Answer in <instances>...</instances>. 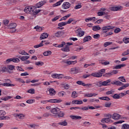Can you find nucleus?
<instances>
[{"label": "nucleus", "mask_w": 129, "mask_h": 129, "mask_svg": "<svg viewBox=\"0 0 129 129\" xmlns=\"http://www.w3.org/2000/svg\"><path fill=\"white\" fill-rule=\"evenodd\" d=\"M46 1H41L36 4V8H41V7L44 6L46 4Z\"/></svg>", "instance_id": "obj_15"}, {"label": "nucleus", "mask_w": 129, "mask_h": 129, "mask_svg": "<svg viewBox=\"0 0 129 129\" xmlns=\"http://www.w3.org/2000/svg\"><path fill=\"white\" fill-rule=\"evenodd\" d=\"M59 18H61L60 16L55 17L54 18L52 19V22H56V21H57V20H58Z\"/></svg>", "instance_id": "obj_53"}, {"label": "nucleus", "mask_w": 129, "mask_h": 129, "mask_svg": "<svg viewBox=\"0 0 129 129\" xmlns=\"http://www.w3.org/2000/svg\"><path fill=\"white\" fill-rule=\"evenodd\" d=\"M99 99H101V100H107V101H108V100H110V99L108 97H99Z\"/></svg>", "instance_id": "obj_38"}, {"label": "nucleus", "mask_w": 129, "mask_h": 129, "mask_svg": "<svg viewBox=\"0 0 129 129\" xmlns=\"http://www.w3.org/2000/svg\"><path fill=\"white\" fill-rule=\"evenodd\" d=\"M51 77L52 78H54L56 79H60V78H63V75L62 74H52L51 75Z\"/></svg>", "instance_id": "obj_11"}, {"label": "nucleus", "mask_w": 129, "mask_h": 129, "mask_svg": "<svg viewBox=\"0 0 129 129\" xmlns=\"http://www.w3.org/2000/svg\"><path fill=\"white\" fill-rule=\"evenodd\" d=\"M47 102L56 103V102H61V101L60 100H57V99H50L49 100H47Z\"/></svg>", "instance_id": "obj_23"}, {"label": "nucleus", "mask_w": 129, "mask_h": 129, "mask_svg": "<svg viewBox=\"0 0 129 129\" xmlns=\"http://www.w3.org/2000/svg\"><path fill=\"white\" fill-rule=\"evenodd\" d=\"M63 2H64L63 0H60V1H58V2L56 3L55 4H53L52 7H53L54 8H55V7H58V6H60L61 5V4H62V3H63Z\"/></svg>", "instance_id": "obj_26"}, {"label": "nucleus", "mask_w": 129, "mask_h": 129, "mask_svg": "<svg viewBox=\"0 0 129 129\" xmlns=\"http://www.w3.org/2000/svg\"><path fill=\"white\" fill-rule=\"evenodd\" d=\"M17 81H19V82H21V83H25V81L23 80V79L21 78H16Z\"/></svg>", "instance_id": "obj_62"}, {"label": "nucleus", "mask_w": 129, "mask_h": 129, "mask_svg": "<svg viewBox=\"0 0 129 129\" xmlns=\"http://www.w3.org/2000/svg\"><path fill=\"white\" fill-rule=\"evenodd\" d=\"M51 112L53 114H55L56 116H58V117H63V116H64V113L61 112V111H60V109L57 107L52 109L51 110Z\"/></svg>", "instance_id": "obj_2"}, {"label": "nucleus", "mask_w": 129, "mask_h": 129, "mask_svg": "<svg viewBox=\"0 0 129 129\" xmlns=\"http://www.w3.org/2000/svg\"><path fill=\"white\" fill-rule=\"evenodd\" d=\"M129 125L127 124H124L122 125V129H128Z\"/></svg>", "instance_id": "obj_48"}, {"label": "nucleus", "mask_w": 129, "mask_h": 129, "mask_svg": "<svg viewBox=\"0 0 129 129\" xmlns=\"http://www.w3.org/2000/svg\"><path fill=\"white\" fill-rule=\"evenodd\" d=\"M17 27V24L16 23H11L9 25L8 28L10 30H12L11 31L12 33H14V32H16L17 30H16V27Z\"/></svg>", "instance_id": "obj_6"}, {"label": "nucleus", "mask_w": 129, "mask_h": 129, "mask_svg": "<svg viewBox=\"0 0 129 129\" xmlns=\"http://www.w3.org/2000/svg\"><path fill=\"white\" fill-rule=\"evenodd\" d=\"M51 54H52V52L49 50L43 52L44 56H49V55H51Z\"/></svg>", "instance_id": "obj_40"}, {"label": "nucleus", "mask_w": 129, "mask_h": 129, "mask_svg": "<svg viewBox=\"0 0 129 129\" xmlns=\"http://www.w3.org/2000/svg\"><path fill=\"white\" fill-rule=\"evenodd\" d=\"M101 29V28L100 27H99V26H95L93 27L92 30L93 31H99V30H100Z\"/></svg>", "instance_id": "obj_31"}, {"label": "nucleus", "mask_w": 129, "mask_h": 129, "mask_svg": "<svg viewBox=\"0 0 129 129\" xmlns=\"http://www.w3.org/2000/svg\"><path fill=\"white\" fill-rule=\"evenodd\" d=\"M65 92L61 91L59 92H58V96H59V97H63V96H64V95H65Z\"/></svg>", "instance_id": "obj_35"}, {"label": "nucleus", "mask_w": 129, "mask_h": 129, "mask_svg": "<svg viewBox=\"0 0 129 129\" xmlns=\"http://www.w3.org/2000/svg\"><path fill=\"white\" fill-rule=\"evenodd\" d=\"M121 116L120 115H119V114L114 113V114H113L112 117L113 119H115L116 120H118V119H119L120 118Z\"/></svg>", "instance_id": "obj_12"}, {"label": "nucleus", "mask_w": 129, "mask_h": 129, "mask_svg": "<svg viewBox=\"0 0 129 129\" xmlns=\"http://www.w3.org/2000/svg\"><path fill=\"white\" fill-rule=\"evenodd\" d=\"M12 98L11 96H7L5 97L4 98H1L2 100H4V101H7V100H9V99H11Z\"/></svg>", "instance_id": "obj_37"}, {"label": "nucleus", "mask_w": 129, "mask_h": 129, "mask_svg": "<svg viewBox=\"0 0 129 129\" xmlns=\"http://www.w3.org/2000/svg\"><path fill=\"white\" fill-rule=\"evenodd\" d=\"M103 76L104 77H110L111 76H112V74H111V72H110V73H106Z\"/></svg>", "instance_id": "obj_44"}, {"label": "nucleus", "mask_w": 129, "mask_h": 129, "mask_svg": "<svg viewBox=\"0 0 129 129\" xmlns=\"http://www.w3.org/2000/svg\"><path fill=\"white\" fill-rule=\"evenodd\" d=\"M71 14H68L67 16H65L64 17L61 18L60 20V22H61V21H63V20L64 21H66V19H68V18H69V17H71Z\"/></svg>", "instance_id": "obj_32"}, {"label": "nucleus", "mask_w": 129, "mask_h": 129, "mask_svg": "<svg viewBox=\"0 0 129 129\" xmlns=\"http://www.w3.org/2000/svg\"><path fill=\"white\" fill-rule=\"evenodd\" d=\"M9 23H10V21H9L8 19L3 20V24L5 25V26H7V25H9Z\"/></svg>", "instance_id": "obj_47"}, {"label": "nucleus", "mask_w": 129, "mask_h": 129, "mask_svg": "<svg viewBox=\"0 0 129 129\" xmlns=\"http://www.w3.org/2000/svg\"><path fill=\"white\" fill-rule=\"evenodd\" d=\"M43 43H44L45 45H49V44H50V42L46 40H43L40 42V44L34 46V48H40V47H43V46H44Z\"/></svg>", "instance_id": "obj_5"}, {"label": "nucleus", "mask_w": 129, "mask_h": 129, "mask_svg": "<svg viewBox=\"0 0 129 129\" xmlns=\"http://www.w3.org/2000/svg\"><path fill=\"white\" fill-rule=\"evenodd\" d=\"M114 27L111 26H105L102 28L101 30L103 32V34H105L104 37H108V36H111L113 33L112 31L108 32L109 30H112Z\"/></svg>", "instance_id": "obj_1"}, {"label": "nucleus", "mask_w": 129, "mask_h": 129, "mask_svg": "<svg viewBox=\"0 0 129 129\" xmlns=\"http://www.w3.org/2000/svg\"><path fill=\"white\" fill-rule=\"evenodd\" d=\"M112 44V42H106L104 44V47H107V46H109V45H111Z\"/></svg>", "instance_id": "obj_51"}, {"label": "nucleus", "mask_w": 129, "mask_h": 129, "mask_svg": "<svg viewBox=\"0 0 129 129\" xmlns=\"http://www.w3.org/2000/svg\"><path fill=\"white\" fill-rule=\"evenodd\" d=\"M70 117H71L72 119H81V118H82V117L80 116L73 115H70Z\"/></svg>", "instance_id": "obj_21"}, {"label": "nucleus", "mask_w": 129, "mask_h": 129, "mask_svg": "<svg viewBox=\"0 0 129 129\" xmlns=\"http://www.w3.org/2000/svg\"><path fill=\"white\" fill-rule=\"evenodd\" d=\"M33 11V7L31 6L26 7L24 9V12L26 14H31V12Z\"/></svg>", "instance_id": "obj_8"}, {"label": "nucleus", "mask_w": 129, "mask_h": 129, "mask_svg": "<svg viewBox=\"0 0 129 129\" xmlns=\"http://www.w3.org/2000/svg\"><path fill=\"white\" fill-rule=\"evenodd\" d=\"M27 103H34L35 102V99H29L26 101Z\"/></svg>", "instance_id": "obj_56"}, {"label": "nucleus", "mask_w": 129, "mask_h": 129, "mask_svg": "<svg viewBox=\"0 0 129 129\" xmlns=\"http://www.w3.org/2000/svg\"><path fill=\"white\" fill-rule=\"evenodd\" d=\"M66 43L64 41H62L61 43V44H54L53 46H55V47H57L58 48H62V47H64L66 45Z\"/></svg>", "instance_id": "obj_18"}, {"label": "nucleus", "mask_w": 129, "mask_h": 129, "mask_svg": "<svg viewBox=\"0 0 129 129\" xmlns=\"http://www.w3.org/2000/svg\"><path fill=\"white\" fill-rule=\"evenodd\" d=\"M58 124L59 125H63V126H66L68 124V123L66 121V120H64L61 122H59Z\"/></svg>", "instance_id": "obj_28"}, {"label": "nucleus", "mask_w": 129, "mask_h": 129, "mask_svg": "<svg viewBox=\"0 0 129 129\" xmlns=\"http://www.w3.org/2000/svg\"><path fill=\"white\" fill-rule=\"evenodd\" d=\"M71 72L73 74H75V73H77V72H78V70L76 68H72L71 69Z\"/></svg>", "instance_id": "obj_29"}, {"label": "nucleus", "mask_w": 129, "mask_h": 129, "mask_svg": "<svg viewBox=\"0 0 129 129\" xmlns=\"http://www.w3.org/2000/svg\"><path fill=\"white\" fill-rule=\"evenodd\" d=\"M49 92L50 95H51V96H53V95H55L56 94V91L53 88L49 89Z\"/></svg>", "instance_id": "obj_22"}, {"label": "nucleus", "mask_w": 129, "mask_h": 129, "mask_svg": "<svg viewBox=\"0 0 129 129\" xmlns=\"http://www.w3.org/2000/svg\"><path fill=\"white\" fill-rule=\"evenodd\" d=\"M19 58L22 61H26V60H28V59H29V58H30V56H27V55H24V56H21Z\"/></svg>", "instance_id": "obj_25"}, {"label": "nucleus", "mask_w": 129, "mask_h": 129, "mask_svg": "<svg viewBox=\"0 0 129 129\" xmlns=\"http://www.w3.org/2000/svg\"><path fill=\"white\" fill-rule=\"evenodd\" d=\"M67 25V23L66 22H61L59 23L58 24V27H63V26H66Z\"/></svg>", "instance_id": "obj_54"}, {"label": "nucleus", "mask_w": 129, "mask_h": 129, "mask_svg": "<svg viewBox=\"0 0 129 129\" xmlns=\"http://www.w3.org/2000/svg\"><path fill=\"white\" fill-rule=\"evenodd\" d=\"M110 82H111V80L109 79L103 82L100 81L96 83V85L97 86H99V87H101V86H107V85H110Z\"/></svg>", "instance_id": "obj_3"}, {"label": "nucleus", "mask_w": 129, "mask_h": 129, "mask_svg": "<svg viewBox=\"0 0 129 129\" xmlns=\"http://www.w3.org/2000/svg\"><path fill=\"white\" fill-rule=\"evenodd\" d=\"M6 114H7V113L6 112V111H5V110H0V117L1 116H5V115H6Z\"/></svg>", "instance_id": "obj_42"}, {"label": "nucleus", "mask_w": 129, "mask_h": 129, "mask_svg": "<svg viewBox=\"0 0 129 129\" xmlns=\"http://www.w3.org/2000/svg\"><path fill=\"white\" fill-rule=\"evenodd\" d=\"M2 107H4V108H7V107H10V106H11V105L9 104H6L2 103Z\"/></svg>", "instance_id": "obj_55"}, {"label": "nucleus", "mask_w": 129, "mask_h": 129, "mask_svg": "<svg viewBox=\"0 0 129 129\" xmlns=\"http://www.w3.org/2000/svg\"><path fill=\"white\" fill-rule=\"evenodd\" d=\"M74 20L73 18H70L68 21L66 22L67 25V24H71L72 23V22H73Z\"/></svg>", "instance_id": "obj_59"}, {"label": "nucleus", "mask_w": 129, "mask_h": 129, "mask_svg": "<svg viewBox=\"0 0 129 129\" xmlns=\"http://www.w3.org/2000/svg\"><path fill=\"white\" fill-rule=\"evenodd\" d=\"M49 116H52V114H50L48 112H46L43 114V117H49Z\"/></svg>", "instance_id": "obj_34"}, {"label": "nucleus", "mask_w": 129, "mask_h": 129, "mask_svg": "<svg viewBox=\"0 0 129 129\" xmlns=\"http://www.w3.org/2000/svg\"><path fill=\"white\" fill-rule=\"evenodd\" d=\"M96 95H98V94L95 93H88V94H85L84 95V97H92V96H96Z\"/></svg>", "instance_id": "obj_17"}, {"label": "nucleus", "mask_w": 129, "mask_h": 129, "mask_svg": "<svg viewBox=\"0 0 129 129\" xmlns=\"http://www.w3.org/2000/svg\"><path fill=\"white\" fill-rule=\"evenodd\" d=\"M129 54V50L127 49L125 51H124L123 53H122V56H125L126 55H128Z\"/></svg>", "instance_id": "obj_57"}, {"label": "nucleus", "mask_w": 129, "mask_h": 129, "mask_svg": "<svg viewBox=\"0 0 129 129\" xmlns=\"http://www.w3.org/2000/svg\"><path fill=\"white\" fill-rule=\"evenodd\" d=\"M71 45H73V44L70 42L67 43V44L65 45V46L63 48L60 49L61 51H62L63 52H69L70 49L69 46H71Z\"/></svg>", "instance_id": "obj_4"}, {"label": "nucleus", "mask_w": 129, "mask_h": 129, "mask_svg": "<svg viewBox=\"0 0 129 129\" xmlns=\"http://www.w3.org/2000/svg\"><path fill=\"white\" fill-rule=\"evenodd\" d=\"M76 83L77 84H78V85H82L83 86H84V85H85V83L81 81H78L76 82Z\"/></svg>", "instance_id": "obj_43"}, {"label": "nucleus", "mask_w": 129, "mask_h": 129, "mask_svg": "<svg viewBox=\"0 0 129 129\" xmlns=\"http://www.w3.org/2000/svg\"><path fill=\"white\" fill-rule=\"evenodd\" d=\"M93 38L94 39H99V38H100V35H99V34L94 35Z\"/></svg>", "instance_id": "obj_61"}, {"label": "nucleus", "mask_w": 129, "mask_h": 129, "mask_svg": "<svg viewBox=\"0 0 129 129\" xmlns=\"http://www.w3.org/2000/svg\"><path fill=\"white\" fill-rule=\"evenodd\" d=\"M49 34L47 33H43L41 34V35L40 37V40H43V39H47V38L48 37Z\"/></svg>", "instance_id": "obj_16"}, {"label": "nucleus", "mask_w": 129, "mask_h": 129, "mask_svg": "<svg viewBox=\"0 0 129 129\" xmlns=\"http://www.w3.org/2000/svg\"><path fill=\"white\" fill-rule=\"evenodd\" d=\"M34 29H35L37 32H41V31L43 30V28H42V27H41L40 26H37L35 27Z\"/></svg>", "instance_id": "obj_39"}, {"label": "nucleus", "mask_w": 129, "mask_h": 129, "mask_svg": "<svg viewBox=\"0 0 129 129\" xmlns=\"http://www.w3.org/2000/svg\"><path fill=\"white\" fill-rule=\"evenodd\" d=\"M65 34V31L62 30L61 31H58L55 33V37H57V38H59V37H61L63 36Z\"/></svg>", "instance_id": "obj_13"}, {"label": "nucleus", "mask_w": 129, "mask_h": 129, "mask_svg": "<svg viewBox=\"0 0 129 129\" xmlns=\"http://www.w3.org/2000/svg\"><path fill=\"white\" fill-rule=\"evenodd\" d=\"M2 85H3V86H15V85L10 83H3L2 84Z\"/></svg>", "instance_id": "obj_46"}, {"label": "nucleus", "mask_w": 129, "mask_h": 129, "mask_svg": "<svg viewBox=\"0 0 129 129\" xmlns=\"http://www.w3.org/2000/svg\"><path fill=\"white\" fill-rule=\"evenodd\" d=\"M123 42H124L125 44H127V43H129V38H123Z\"/></svg>", "instance_id": "obj_58"}, {"label": "nucleus", "mask_w": 129, "mask_h": 129, "mask_svg": "<svg viewBox=\"0 0 129 129\" xmlns=\"http://www.w3.org/2000/svg\"><path fill=\"white\" fill-rule=\"evenodd\" d=\"M72 97H73V98H76V97H78L77 93L75 91L73 92L72 94Z\"/></svg>", "instance_id": "obj_41"}, {"label": "nucleus", "mask_w": 129, "mask_h": 129, "mask_svg": "<svg viewBox=\"0 0 129 129\" xmlns=\"http://www.w3.org/2000/svg\"><path fill=\"white\" fill-rule=\"evenodd\" d=\"M101 64L102 65H105V66H106V65H109V64H110V63L109 62V61L106 60L105 61H101L100 62Z\"/></svg>", "instance_id": "obj_45"}, {"label": "nucleus", "mask_w": 129, "mask_h": 129, "mask_svg": "<svg viewBox=\"0 0 129 129\" xmlns=\"http://www.w3.org/2000/svg\"><path fill=\"white\" fill-rule=\"evenodd\" d=\"M8 68L6 66L0 68V73H4V72H8Z\"/></svg>", "instance_id": "obj_20"}, {"label": "nucleus", "mask_w": 129, "mask_h": 129, "mask_svg": "<svg viewBox=\"0 0 129 129\" xmlns=\"http://www.w3.org/2000/svg\"><path fill=\"white\" fill-rule=\"evenodd\" d=\"M37 8H38L35 6L32 7V13H33V15H34L35 16H36V15H38V14H39V13L41 12V10H37Z\"/></svg>", "instance_id": "obj_9"}, {"label": "nucleus", "mask_w": 129, "mask_h": 129, "mask_svg": "<svg viewBox=\"0 0 129 129\" xmlns=\"http://www.w3.org/2000/svg\"><path fill=\"white\" fill-rule=\"evenodd\" d=\"M84 34H85V32L84 31H81L78 33V35L79 37H82L84 36Z\"/></svg>", "instance_id": "obj_63"}, {"label": "nucleus", "mask_w": 129, "mask_h": 129, "mask_svg": "<svg viewBox=\"0 0 129 129\" xmlns=\"http://www.w3.org/2000/svg\"><path fill=\"white\" fill-rule=\"evenodd\" d=\"M105 14L104 12H99L97 13V15L99 17H101Z\"/></svg>", "instance_id": "obj_50"}, {"label": "nucleus", "mask_w": 129, "mask_h": 129, "mask_svg": "<svg viewBox=\"0 0 129 129\" xmlns=\"http://www.w3.org/2000/svg\"><path fill=\"white\" fill-rule=\"evenodd\" d=\"M111 84L113 85H117V86H122L123 85V83L119 81H112L111 83Z\"/></svg>", "instance_id": "obj_10"}, {"label": "nucleus", "mask_w": 129, "mask_h": 129, "mask_svg": "<svg viewBox=\"0 0 129 129\" xmlns=\"http://www.w3.org/2000/svg\"><path fill=\"white\" fill-rule=\"evenodd\" d=\"M91 75L94 77L100 78L102 77V73L101 72L93 73Z\"/></svg>", "instance_id": "obj_14"}, {"label": "nucleus", "mask_w": 129, "mask_h": 129, "mask_svg": "<svg viewBox=\"0 0 129 129\" xmlns=\"http://www.w3.org/2000/svg\"><path fill=\"white\" fill-rule=\"evenodd\" d=\"M125 64H118L114 67V69H120L121 67H125Z\"/></svg>", "instance_id": "obj_30"}, {"label": "nucleus", "mask_w": 129, "mask_h": 129, "mask_svg": "<svg viewBox=\"0 0 129 129\" xmlns=\"http://www.w3.org/2000/svg\"><path fill=\"white\" fill-rule=\"evenodd\" d=\"M12 62H14L15 63H18L20 62V59L19 58H13Z\"/></svg>", "instance_id": "obj_64"}, {"label": "nucleus", "mask_w": 129, "mask_h": 129, "mask_svg": "<svg viewBox=\"0 0 129 129\" xmlns=\"http://www.w3.org/2000/svg\"><path fill=\"white\" fill-rule=\"evenodd\" d=\"M121 9V7H113L112 8V11H113L114 12H115V11H119V10Z\"/></svg>", "instance_id": "obj_36"}, {"label": "nucleus", "mask_w": 129, "mask_h": 129, "mask_svg": "<svg viewBox=\"0 0 129 129\" xmlns=\"http://www.w3.org/2000/svg\"><path fill=\"white\" fill-rule=\"evenodd\" d=\"M77 63V61H69L66 62V63H67L68 65H71L72 64H76Z\"/></svg>", "instance_id": "obj_33"}, {"label": "nucleus", "mask_w": 129, "mask_h": 129, "mask_svg": "<svg viewBox=\"0 0 129 129\" xmlns=\"http://www.w3.org/2000/svg\"><path fill=\"white\" fill-rule=\"evenodd\" d=\"M71 7V4L69 3V2H64L62 5V9L64 10H67V9H69Z\"/></svg>", "instance_id": "obj_7"}, {"label": "nucleus", "mask_w": 129, "mask_h": 129, "mask_svg": "<svg viewBox=\"0 0 129 129\" xmlns=\"http://www.w3.org/2000/svg\"><path fill=\"white\" fill-rule=\"evenodd\" d=\"M15 116H16V117H18L19 118H20V119H23V118L25 117V115H24L23 114L17 113L15 114Z\"/></svg>", "instance_id": "obj_24"}, {"label": "nucleus", "mask_w": 129, "mask_h": 129, "mask_svg": "<svg viewBox=\"0 0 129 129\" xmlns=\"http://www.w3.org/2000/svg\"><path fill=\"white\" fill-rule=\"evenodd\" d=\"M118 79L122 81V82H126V81L125 80V79H124V77H120L118 78Z\"/></svg>", "instance_id": "obj_52"}, {"label": "nucleus", "mask_w": 129, "mask_h": 129, "mask_svg": "<svg viewBox=\"0 0 129 129\" xmlns=\"http://www.w3.org/2000/svg\"><path fill=\"white\" fill-rule=\"evenodd\" d=\"M91 39H92L91 36H86V37L84 38L83 42L84 43H85V42H88V41H90Z\"/></svg>", "instance_id": "obj_27"}, {"label": "nucleus", "mask_w": 129, "mask_h": 129, "mask_svg": "<svg viewBox=\"0 0 129 129\" xmlns=\"http://www.w3.org/2000/svg\"><path fill=\"white\" fill-rule=\"evenodd\" d=\"M114 99H119V95L117 94H115L113 96Z\"/></svg>", "instance_id": "obj_49"}, {"label": "nucleus", "mask_w": 129, "mask_h": 129, "mask_svg": "<svg viewBox=\"0 0 129 129\" xmlns=\"http://www.w3.org/2000/svg\"><path fill=\"white\" fill-rule=\"evenodd\" d=\"M15 66L13 65H9L8 66L7 69L8 71H7V72H8L9 73H11L10 70H14L15 69Z\"/></svg>", "instance_id": "obj_19"}, {"label": "nucleus", "mask_w": 129, "mask_h": 129, "mask_svg": "<svg viewBox=\"0 0 129 129\" xmlns=\"http://www.w3.org/2000/svg\"><path fill=\"white\" fill-rule=\"evenodd\" d=\"M28 93H31V94H35V90L33 89H30L28 90Z\"/></svg>", "instance_id": "obj_60"}]
</instances>
